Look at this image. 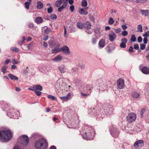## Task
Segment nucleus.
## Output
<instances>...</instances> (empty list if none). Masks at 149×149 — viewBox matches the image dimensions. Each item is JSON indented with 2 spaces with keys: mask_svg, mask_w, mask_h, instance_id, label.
<instances>
[{
  "mask_svg": "<svg viewBox=\"0 0 149 149\" xmlns=\"http://www.w3.org/2000/svg\"><path fill=\"white\" fill-rule=\"evenodd\" d=\"M12 138V133L9 130L0 131V141L3 142L9 141Z\"/></svg>",
  "mask_w": 149,
  "mask_h": 149,
  "instance_id": "nucleus-1",
  "label": "nucleus"
},
{
  "mask_svg": "<svg viewBox=\"0 0 149 149\" xmlns=\"http://www.w3.org/2000/svg\"><path fill=\"white\" fill-rule=\"evenodd\" d=\"M48 146L47 143L45 139H39L35 143V146L37 149H46Z\"/></svg>",
  "mask_w": 149,
  "mask_h": 149,
  "instance_id": "nucleus-2",
  "label": "nucleus"
},
{
  "mask_svg": "<svg viewBox=\"0 0 149 149\" xmlns=\"http://www.w3.org/2000/svg\"><path fill=\"white\" fill-rule=\"evenodd\" d=\"M62 4V5L58 9V11L59 12H61L62 10L66 8L68 4V2L66 0H58L56 2L55 6L57 7H59Z\"/></svg>",
  "mask_w": 149,
  "mask_h": 149,
  "instance_id": "nucleus-3",
  "label": "nucleus"
},
{
  "mask_svg": "<svg viewBox=\"0 0 149 149\" xmlns=\"http://www.w3.org/2000/svg\"><path fill=\"white\" fill-rule=\"evenodd\" d=\"M89 131H87L86 132L82 135L83 138L86 140H90L93 139L94 136V130L92 128H89Z\"/></svg>",
  "mask_w": 149,
  "mask_h": 149,
  "instance_id": "nucleus-4",
  "label": "nucleus"
},
{
  "mask_svg": "<svg viewBox=\"0 0 149 149\" xmlns=\"http://www.w3.org/2000/svg\"><path fill=\"white\" fill-rule=\"evenodd\" d=\"M20 142L22 145L24 146H27L29 143V138L28 136L23 135L20 138Z\"/></svg>",
  "mask_w": 149,
  "mask_h": 149,
  "instance_id": "nucleus-5",
  "label": "nucleus"
},
{
  "mask_svg": "<svg viewBox=\"0 0 149 149\" xmlns=\"http://www.w3.org/2000/svg\"><path fill=\"white\" fill-rule=\"evenodd\" d=\"M136 118V114L132 113H129L127 117V120L129 123H132L135 121Z\"/></svg>",
  "mask_w": 149,
  "mask_h": 149,
  "instance_id": "nucleus-6",
  "label": "nucleus"
},
{
  "mask_svg": "<svg viewBox=\"0 0 149 149\" xmlns=\"http://www.w3.org/2000/svg\"><path fill=\"white\" fill-rule=\"evenodd\" d=\"M143 140H138L135 142L134 146L135 148L137 149L140 148L143 145Z\"/></svg>",
  "mask_w": 149,
  "mask_h": 149,
  "instance_id": "nucleus-7",
  "label": "nucleus"
},
{
  "mask_svg": "<svg viewBox=\"0 0 149 149\" xmlns=\"http://www.w3.org/2000/svg\"><path fill=\"white\" fill-rule=\"evenodd\" d=\"M117 86L118 88L120 89H123L125 86L124 81V80L121 78L117 81Z\"/></svg>",
  "mask_w": 149,
  "mask_h": 149,
  "instance_id": "nucleus-8",
  "label": "nucleus"
},
{
  "mask_svg": "<svg viewBox=\"0 0 149 149\" xmlns=\"http://www.w3.org/2000/svg\"><path fill=\"white\" fill-rule=\"evenodd\" d=\"M61 51L65 54L69 55L70 54L69 49L67 46H65L61 48Z\"/></svg>",
  "mask_w": 149,
  "mask_h": 149,
  "instance_id": "nucleus-9",
  "label": "nucleus"
},
{
  "mask_svg": "<svg viewBox=\"0 0 149 149\" xmlns=\"http://www.w3.org/2000/svg\"><path fill=\"white\" fill-rule=\"evenodd\" d=\"M109 40L113 42L116 39L117 36L114 32H111L109 34Z\"/></svg>",
  "mask_w": 149,
  "mask_h": 149,
  "instance_id": "nucleus-10",
  "label": "nucleus"
},
{
  "mask_svg": "<svg viewBox=\"0 0 149 149\" xmlns=\"http://www.w3.org/2000/svg\"><path fill=\"white\" fill-rule=\"evenodd\" d=\"M106 45V42L104 40L101 39L100 40L98 43L99 47L101 49L104 47Z\"/></svg>",
  "mask_w": 149,
  "mask_h": 149,
  "instance_id": "nucleus-11",
  "label": "nucleus"
},
{
  "mask_svg": "<svg viewBox=\"0 0 149 149\" xmlns=\"http://www.w3.org/2000/svg\"><path fill=\"white\" fill-rule=\"evenodd\" d=\"M58 69L61 73H64L66 72V67L64 65H62L58 67Z\"/></svg>",
  "mask_w": 149,
  "mask_h": 149,
  "instance_id": "nucleus-12",
  "label": "nucleus"
},
{
  "mask_svg": "<svg viewBox=\"0 0 149 149\" xmlns=\"http://www.w3.org/2000/svg\"><path fill=\"white\" fill-rule=\"evenodd\" d=\"M88 9V7H86L84 9L81 8L79 11V12L81 14L87 15L88 14V12L86 10Z\"/></svg>",
  "mask_w": 149,
  "mask_h": 149,
  "instance_id": "nucleus-13",
  "label": "nucleus"
},
{
  "mask_svg": "<svg viewBox=\"0 0 149 149\" xmlns=\"http://www.w3.org/2000/svg\"><path fill=\"white\" fill-rule=\"evenodd\" d=\"M62 59V56L60 55H57L53 59V61L55 62L61 61Z\"/></svg>",
  "mask_w": 149,
  "mask_h": 149,
  "instance_id": "nucleus-14",
  "label": "nucleus"
},
{
  "mask_svg": "<svg viewBox=\"0 0 149 149\" xmlns=\"http://www.w3.org/2000/svg\"><path fill=\"white\" fill-rule=\"evenodd\" d=\"M142 71L144 74H149V68L147 67H144L142 68Z\"/></svg>",
  "mask_w": 149,
  "mask_h": 149,
  "instance_id": "nucleus-15",
  "label": "nucleus"
},
{
  "mask_svg": "<svg viewBox=\"0 0 149 149\" xmlns=\"http://www.w3.org/2000/svg\"><path fill=\"white\" fill-rule=\"evenodd\" d=\"M71 95V94L70 93H69L63 97H61L60 98L62 100L67 101L68 100Z\"/></svg>",
  "mask_w": 149,
  "mask_h": 149,
  "instance_id": "nucleus-16",
  "label": "nucleus"
},
{
  "mask_svg": "<svg viewBox=\"0 0 149 149\" xmlns=\"http://www.w3.org/2000/svg\"><path fill=\"white\" fill-rule=\"evenodd\" d=\"M35 21L36 23L40 24L43 21V20L41 17H38L35 19Z\"/></svg>",
  "mask_w": 149,
  "mask_h": 149,
  "instance_id": "nucleus-17",
  "label": "nucleus"
},
{
  "mask_svg": "<svg viewBox=\"0 0 149 149\" xmlns=\"http://www.w3.org/2000/svg\"><path fill=\"white\" fill-rule=\"evenodd\" d=\"M84 27L87 29H88L91 28V25L90 22H86L84 24Z\"/></svg>",
  "mask_w": 149,
  "mask_h": 149,
  "instance_id": "nucleus-18",
  "label": "nucleus"
},
{
  "mask_svg": "<svg viewBox=\"0 0 149 149\" xmlns=\"http://www.w3.org/2000/svg\"><path fill=\"white\" fill-rule=\"evenodd\" d=\"M33 88L35 89V91H37V90L40 91H42V86L40 85H34L33 86Z\"/></svg>",
  "mask_w": 149,
  "mask_h": 149,
  "instance_id": "nucleus-19",
  "label": "nucleus"
},
{
  "mask_svg": "<svg viewBox=\"0 0 149 149\" xmlns=\"http://www.w3.org/2000/svg\"><path fill=\"white\" fill-rule=\"evenodd\" d=\"M52 53H56L61 52V48L56 47L52 49L51 51Z\"/></svg>",
  "mask_w": 149,
  "mask_h": 149,
  "instance_id": "nucleus-20",
  "label": "nucleus"
},
{
  "mask_svg": "<svg viewBox=\"0 0 149 149\" xmlns=\"http://www.w3.org/2000/svg\"><path fill=\"white\" fill-rule=\"evenodd\" d=\"M49 44L51 47L56 45L55 41L53 39H51L49 41Z\"/></svg>",
  "mask_w": 149,
  "mask_h": 149,
  "instance_id": "nucleus-21",
  "label": "nucleus"
},
{
  "mask_svg": "<svg viewBox=\"0 0 149 149\" xmlns=\"http://www.w3.org/2000/svg\"><path fill=\"white\" fill-rule=\"evenodd\" d=\"M8 76L12 80L14 79L17 80L18 79V78L17 77L15 76H14L11 74H8Z\"/></svg>",
  "mask_w": 149,
  "mask_h": 149,
  "instance_id": "nucleus-22",
  "label": "nucleus"
},
{
  "mask_svg": "<svg viewBox=\"0 0 149 149\" xmlns=\"http://www.w3.org/2000/svg\"><path fill=\"white\" fill-rule=\"evenodd\" d=\"M37 8L38 9L42 8L43 6V4L40 1H38L37 2Z\"/></svg>",
  "mask_w": 149,
  "mask_h": 149,
  "instance_id": "nucleus-23",
  "label": "nucleus"
},
{
  "mask_svg": "<svg viewBox=\"0 0 149 149\" xmlns=\"http://www.w3.org/2000/svg\"><path fill=\"white\" fill-rule=\"evenodd\" d=\"M141 13L143 15L147 16H148V11L147 10H141Z\"/></svg>",
  "mask_w": 149,
  "mask_h": 149,
  "instance_id": "nucleus-24",
  "label": "nucleus"
},
{
  "mask_svg": "<svg viewBox=\"0 0 149 149\" xmlns=\"http://www.w3.org/2000/svg\"><path fill=\"white\" fill-rule=\"evenodd\" d=\"M132 95L134 98H137L140 96V94L137 92H135L132 93Z\"/></svg>",
  "mask_w": 149,
  "mask_h": 149,
  "instance_id": "nucleus-25",
  "label": "nucleus"
},
{
  "mask_svg": "<svg viewBox=\"0 0 149 149\" xmlns=\"http://www.w3.org/2000/svg\"><path fill=\"white\" fill-rule=\"evenodd\" d=\"M77 26L80 29H82L84 27L83 24L81 22H79L77 23Z\"/></svg>",
  "mask_w": 149,
  "mask_h": 149,
  "instance_id": "nucleus-26",
  "label": "nucleus"
},
{
  "mask_svg": "<svg viewBox=\"0 0 149 149\" xmlns=\"http://www.w3.org/2000/svg\"><path fill=\"white\" fill-rule=\"evenodd\" d=\"M28 2H26L25 3V6L26 8L28 9L29 8V6L31 3V0H28Z\"/></svg>",
  "mask_w": 149,
  "mask_h": 149,
  "instance_id": "nucleus-27",
  "label": "nucleus"
},
{
  "mask_svg": "<svg viewBox=\"0 0 149 149\" xmlns=\"http://www.w3.org/2000/svg\"><path fill=\"white\" fill-rule=\"evenodd\" d=\"M81 6L84 7H86L87 5V2L86 0H82L81 2Z\"/></svg>",
  "mask_w": 149,
  "mask_h": 149,
  "instance_id": "nucleus-28",
  "label": "nucleus"
},
{
  "mask_svg": "<svg viewBox=\"0 0 149 149\" xmlns=\"http://www.w3.org/2000/svg\"><path fill=\"white\" fill-rule=\"evenodd\" d=\"M136 41V38L135 35L133 34L131 36L130 38L131 42H135Z\"/></svg>",
  "mask_w": 149,
  "mask_h": 149,
  "instance_id": "nucleus-29",
  "label": "nucleus"
},
{
  "mask_svg": "<svg viewBox=\"0 0 149 149\" xmlns=\"http://www.w3.org/2000/svg\"><path fill=\"white\" fill-rule=\"evenodd\" d=\"M137 31L138 32H143L142 27L141 25L139 24L138 26Z\"/></svg>",
  "mask_w": 149,
  "mask_h": 149,
  "instance_id": "nucleus-30",
  "label": "nucleus"
},
{
  "mask_svg": "<svg viewBox=\"0 0 149 149\" xmlns=\"http://www.w3.org/2000/svg\"><path fill=\"white\" fill-rule=\"evenodd\" d=\"M8 68V67L6 66H3L1 69V71L4 74L6 73V70Z\"/></svg>",
  "mask_w": 149,
  "mask_h": 149,
  "instance_id": "nucleus-31",
  "label": "nucleus"
},
{
  "mask_svg": "<svg viewBox=\"0 0 149 149\" xmlns=\"http://www.w3.org/2000/svg\"><path fill=\"white\" fill-rule=\"evenodd\" d=\"M11 50L13 52H18L19 51V49L15 47H12L11 48Z\"/></svg>",
  "mask_w": 149,
  "mask_h": 149,
  "instance_id": "nucleus-32",
  "label": "nucleus"
},
{
  "mask_svg": "<svg viewBox=\"0 0 149 149\" xmlns=\"http://www.w3.org/2000/svg\"><path fill=\"white\" fill-rule=\"evenodd\" d=\"M50 18L52 19H56L57 18V15L55 14H51Z\"/></svg>",
  "mask_w": 149,
  "mask_h": 149,
  "instance_id": "nucleus-33",
  "label": "nucleus"
},
{
  "mask_svg": "<svg viewBox=\"0 0 149 149\" xmlns=\"http://www.w3.org/2000/svg\"><path fill=\"white\" fill-rule=\"evenodd\" d=\"M114 22V21L112 17H110L108 21V23L109 24H112Z\"/></svg>",
  "mask_w": 149,
  "mask_h": 149,
  "instance_id": "nucleus-34",
  "label": "nucleus"
},
{
  "mask_svg": "<svg viewBox=\"0 0 149 149\" xmlns=\"http://www.w3.org/2000/svg\"><path fill=\"white\" fill-rule=\"evenodd\" d=\"M146 111V109L143 108L142 109L141 111V117H143V114Z\"/></svg>",
  "mask_w": 149,
  "mask_h": 149,
  "instance_id": "nucleus-35",
  "label": "nucleus"
},
{
  "mask_svg": "<svg viewBox=\"0 0 149 149\" xmlns=\"http://www.w3.org/2000/svg\"><path fill=\"white\" fill-rule=\"evenodd\" d=\"M50 31V30L48 28H46L45 30H44V33L46 34H47L49 33Z\"/></svg>",
  "mask_w": 149,
  "mask_h": 149,
  "instance_id": "nucleus-36",
  "label": "nucleus"
},
{
  "mask_svg": "<svg viewBox=\"0 0 149 149\" xmlns=\"http://www.w3.org/2000/svg\"><path fill=\"white\" fill-rule=\"evenodd\" d=\"M89 17H90V19L92 21L94 22L95 20V19L93 17V16L91 14H90L89 15Z\"/></svg>",
  "mask_w": 149,
  "mask_h": 149,
  "instance_id": "nucleus-37",
  "label": "nucleus"
},
{
  "mask_svg": "<svg viewBox=\"0 0 149 149\" xmlns=\"http://www.w3.org/2000/svg\"><path fill=\"white\" fill-rule=\"evenodd\" d=\"M53 10V8L52 7H50L48 9L47 11L49 13H50L52 12Z\"/></svg>",
  "mask_w": 149,
  "mask_h": 149,
  "instance_id": "nucleus-38",
  "label": "nucleus"
},
{
  "mask_svg": "<svg viewBox=\"0 0 149 149\" xmlns=\"http://www.w3.org/2000/svg\"><path fill=\"white\" fill-rule=\"evenodd\" d=\"M121 41L122 42V43H126L127 42V40L126 38H123L121 39Z\"/></svg>",
  "mask_w": 149,
  "mask_h": 149,
  "instance_id": "nucleus-39",
  "label": "nucleus"
},
{
  "mask_svg": "<svg viewBox=\"0 0 149 149\" xmlns=\"http://www.w3.org/2000/svg\"><path fill=\"white\" fill-rule=\"evenodd\" d=\"M128 32L126 31H124L122 32V34L124 36H127L128 34Z\"/></svg>",
  "mask_w": 149,
  "mask_h": 149,
  "instance_id": "nucleus-40",
  "label": "nucleus"
},
{
  "mask_svg": "<svg viewBox=\"0 0 149 149\" xmlns=\"http://www.w3.org/2000/svg\"><path fill=\"white\" fill-rule=\"evenodd\" d=\"M70 8L71 11L72 12H73L74 11V7L73 5H72L70 6Z\"/></svg>",
  "mask_w": 149,
  "mask_h": 149,
  "instance_id": "nucleus-41",
  "label": "nucleus"
},
{
  "mask_svg": "<svg viewBox=\"0 0 149 149\" xmlns=\"http://www.w3.org/2000/svg\"><path fill=\"white\" fill-rule=\"evenodd\" d=\"M147 0H136V2L137 3H144L147 1Z\"/></svg>",
  "mask_w": 149,
  "mask_h": 149,
  "instance_id": "nucleus-42",
  "label": "nucleus"
},
{
  "mask_svg": "<svg viewBox=\"0 0 149 149\" xmlns=\"http://www.w3.org/2000/svg\"><path fill=\"white\" fill-rule=\"evenodd\" d=\"M120 47L122 48H125L126 47V45L125 43L121 42L120 45Z\"/></svg>",
  "mask_w": 149,
  "mask_h": 149,
  "instance_id": "nucleus-43",
  "label": "nucleus"
},
{
  "mask_svg": "<svg viewBox=\"0 0 149 149\" xmlns=\"http://www.w3.org/2000/svg\"><path fill=\"white\" fill-rule=\"evenodd\" d=\"M81 95L83 97H86L90 95V93L86 94L85 93H83L82 92L81 93Z\"/></svg>",
  "mask_w": 149,
  "mask_h": 149,
  "instance_id": "nucleus-44",
  "label": "nucleus"
},
{
  "mask_svg": "<svg viewBox=\"0 0 149 149\" xmlns=\"http://www.w3.org/2000/svg\"><path fill=\"white\" fill-rule=\"evenodd\" d=\"M144 37H147L149 36V31L146 32L143 35Z\"/></svg>",
  "mask_w": 149,
  "mask_h": 149,
  "instance_id": "nucleus-45",
  "label": "nucleus"
},
{
  "mask_svg": "<svg viewBox=\"0 0 149 149\" xmlns=\"http://www.w3.org/2000/svg\"><path fill=\"white\" fill-rule=\"evenodd\" d=\"M47 97L48 98L52 99L53 100H54L56 99L55 97L52 95H48Z\"/></svg>",
  "mask_w": 149,
  "mask_h": 149,
  "instance_id": "nucleus-46",
  "label": "nucleus"
},
{
  "mask_svg": "<svg viewBox=\"0 0 149 149\" xmlns=\"http://www.w3.org/2000/svg\"><path fill=\"white\" fill-rule=\"evenodd\" d=\"M34 92L38 96L41 95L42 93L40 91H35Z\"/></svg>",
  "mask_w": 149,
  "mask_h": 149,
  "instance_id": "nucleus-47",
  "label": "nucleus"
},
{
  "mask_svg": "<svg viewBox=\"0 0 149 149\" xmlns=\"http://www.w3.org/2000/svg\"><path fill=\"white\" fill-rule=\"evenodd\" d=\"M134 49H135L136 50L138 49L139 48V45L137 44L136 43L134 45Z\"/></svg>",
  "mask_w": 149,
  "mask_h": 149,
  "instance_id": "nucleus-48",
  "label": "nucleus"
},
{
  "mask_svg": "<svg viewBox=\"0 0 149 149\" xmlns=\"http://www.w3.org/2000/svg\"><path fill=\"white\" fill-rule=\"evenodd\" d=\"M29 27L30 29H33L34 28V24L33 23H30L29 24Z\"/></svg>",
  "mask_w": 149,
  "mask_h": 149,
  "instance_id": "nucleus-49",
  "label": "nucleus"
},
{
  "mask_svg": "<svg viewBox=\"0 0 149 149\" xmlns=\"http://www.w3.org/2000/svg\"><path fill=\"white\" fill-rule=\"evenodd\" d=\"M140 48L141 50L144 49L146 47V45L145 44H140Z\"/></svg>",
  "mask_w": 149,
  "mask_h": 149,
  "instance_id": "nucleus-50",
  "label": "nucleus"
},
{
  "mask_svg": "<svg viewBox=\"0 0 149 149\" xmlns=\"http://www.w3.org/2000/svg\"><path fill=\"white\" fill-rule=\"evenodd\" d=\"M64 36L65 37H67L68 36L67 35V32L66 29L65 27H64Z\"/></svg>",
  "mask_w": 149,
  "mask_h": 149,
  "instance_id": "nucleus-51",
  "label": "nucleus"
},
{
  "mask_svg": "<svg viewBox=\"0 0 149 149\" xmlns=\"http://www.w3.org/2000/svg\"><path fill=\"white\" fill-rule=\"evenodd\" d=\"M142 38L140 36H139L137 38V41L138 42H141L142 41Z\"/></svg>",
  "mask_w": 149,
  "mask_h": 149,
  "instance_id": "nucleus-52",
  "label": "nucleus"
},
{
  "mask_svg": "<svg viewBox=\"0 0 149 149\" xmlns=\"http://www.w3.org/2000/svg\"><path fill=\"white\" fill-rule=\"evenodd\" d=\"M133 50V48L132 46H131L130 47L129 49V52H134Z\"/></svg>",
  "mask_w": 149,
  "mask_h": 149,
  "instance_id": "nucleus-53",
  "label": "nucleus"
},
{
  "mask_svg": "<svg viewBox=\"0 0 149 149\" xmlns=\"http://www.w3.org/2000/svg\"><path fill=\"white\" fill-rule=\"evenodd\" d=\"M92 42L93 44H95L96 42V38H93L92 39Z\"/></svg>",
  "mask_w": 149,
  "mask_h": 149,
  "instance_id": "nucleus-54",
  "label": "nucleus"
},
{
  "mask_svg": "<svg viewBox=\"0 0 149 149\" xmlns=\"http://www.w3.org/2000/svg\"><path fill=\"white\" fill-rule=\"evenodd\" d=\"M78 66L81 68L83 69L84 68V65L83 64H78Z\"/></svg>",
  "mask_w": 149,
  "mask_h": 149,
  "instance_id": "nucleus-55",
  "label": "nucleus"
},
{
  "mask_svg": "<svg viewBox=\"0 0 149 149\" xmlns=\"http://www.w3.org/2000/svg\"><path fill=\"white\" fill-rule=\"evenodd\" d=\"M12 62L13 64H17L18 63V62L16 61L14 59L12 60Z\"/></svg>",
  "mask_w": 149,
  "mask_h": 149,
  "instance_id": "nucleus-56",
  "label": "nucleus"
},
{
  "mask_svg": "<svg viewBox=\"0 0 149 149\" xmlns=\"http://www.w3.org/2000/svg\"><path fill=\"white\" fill-rule=\"evenodd\" d=\"M148 39L146 38H144L143 39V42L144 43L146 44L147 43Z\"/></svg>",
  "mask_w": 149,
  "mask_h": 149,
  "instance_id": "nucleus-57",
  "label": "nucleus"
},
{
  "mask_svg": "<svg viewBox=\"0 0 149 149\" xmlns=\"http://www.w3.org/2000/svg\"><path fill=\"white\" fill-rule=\"evenodd\" d=\"M121 31V29H117L115 30V32L117 33H118L120 32Z\"/></svg>",
  "mask_w": 149,
  "mask_h": 149,
  "instance_id": "nucleus-58",
  "label": "nucleus"
},
{
  "mask_svg": "<svg viewBox=\"0 0 149 149\" xmlns=\"http://www.w3.org/2000/svg\"><path fill=\"white\" fill-rule=\"evenodd\" d=\"M122 29L123 30H125L126 29H127V26L125 25H122Z\"/></svg>",
  "mask_w": 149,
  "mask_h": 149,
  "instance_id": "nucleus-59",
  "label": "nucleus"
},
{
  "mask_svg": "<svg viewBox=\"0 0 149 149\" xmlns=\"http://www.w3.org/2000/svg\"><path fill=\"white\" fill-rule=\"evenodd\" d=\"M88 29H87V30L86 31V32L88 33V34H91V33L93 32V30H88Z\"/></svg>",
  "mask_w": 149,
  "mask_h": 149,
  "instance_id": "nucleus-60",
  "label": "nucleus"
},
{
  "mask_svg": "<svg viewBox=\"0 0 149 149\" xmlns=\"http://www.w3.org/2000/svg\"><path fill=\"white\" fill-rule=\"evenodd\" d=\"M24 43V42H23V41H19L18 42V44L20 45H22Z\"/></svg>",
  "mask_w": 149,
  "mask_h": 149,
  "instance_id": "nucleus-61",
  "label": "nucleus"
},
{
  "mask_svg": "<svg viewBox=\"0 0 149 149\" xmlns=\"http://www.w3.org/2000/svg\"><path fill=\"white\" fill-rule=\"evenodd\" d=\"M48 36H45L43 38V40L45 41L47 40L48 39Z\"/></svg>",
  "mask_w": 149,
  "mask_h": 149,
  "instance_id": "nucleus-62",
  "label": "nucleus"
},
{
  "mask_svg": "<svg viewBox=\"0 0 149 149\" xmlns=\"http://www.w3.org/2000/svg\"><path fill=\"white\" fill-rule=\"evenodd\" d=\"M74 2L73 0H69L68 3L70 5H72Z\"/></svg>",
  "mask_w": 149,
  "mask_h": 149,
  "instance_id": "nucleus-63",
  "label": "nucleus"
},
{
  "mask_svg": "<svg viewBox=\"0 0 149 149\" xmlns=\"http://www.w3.org/2000/svg\"><path fill=\"white\" fill-rule=\"evenodd\" d=\"M116 12L117 10H114V12L112 13V16L113 17L115 16L116 15Z\"/></svg>",
  "mask_w": 149,
  "mask_h": 149,
  "instance_id": "nucleus-64",
  "label": "nucleus"
}]
</instances>
